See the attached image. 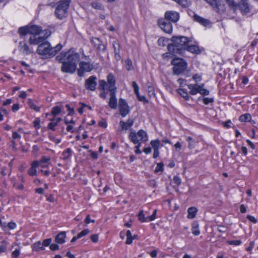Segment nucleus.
Here are the masks:
<instances>
[{"label": "nucleus", "mask_w": 258, "mask_h": 258, "mask_svg": "<svg viewBox=\"0 0 258 258\" xmlns=\"http://www.w3.org/2000/svg\"><path fill=\"white\" fill-rule=\"evenodd\" d=\"M79 58L78 53L70 49L66 52H61L56 56V59L62 63L61 70L63 72L74 73L76 70Z\"/></svg>", "instance_id": "1"}, {"label": "nucleus", "mask_w": 258, "mask_h": 258, "mask_svg": "<svg viewBox=\"0 0 258 258\" xmlns=\"http://www.w3.org/2000/svg\"><path fill=\"white\" fill-rule=\"evenodd\" d=\"M62 48V45L58 44L55 47H51L50 43L46 41L40 44L37 48V52L38 54L45 56L46 58L54 56Z\"/></svg>", "instance_id": "2"}, {"label": "nucleus", "mask_w": 258, "mask_h": 258, "mask_svg": "<svg viewBox=\"0 0 258 258\" xmlns=\"http://www.w3.org/2000/svg\"><path fill=\"white\" fill-rule=\"evenodd\" d=\"M115 80L113 75L109 74L107 76L108 90L110 92V99L108 105L112 109H116L117 100L116 97V87L115 86Z\"/></svg>", "instance_id": "3"}, {"label": "nucleus", "mask_w": 258, "mask_h": 258, "mask_svg": "<svg viewBox=\"0 0 258 258\" xmlns=\"http://www.w3.org/2000/svg\"><path fill=\"white\" fill-rule=\"evenodd\" d=\"M172 44L168 45V49L169 51L172 50L173 52L176 50L185 49L188 43L189 42L188 38L184 36L173 37L172 38Z\"/></svg>", "instance_id": "4"}, {"label": "nucleus", "mask_w": 258, "mask_h": 258, "mask_svg": "<svg viewBox=\"0 0 258 258\" xmlns=\"http://www.w3.org/2000/svg\"><path fill=\"white\" fill-rule=\"evenodd\" d=\"M71 2V0H61L58 3L55 11V15L58 19L62 20L67 17Z\"/></svg>", "instance_id": "5"}, {"label": "nucleus", "mask_w": 258, "mask_h": 258, "mask_svg": "<svg viewBox=\"0 0 258 258\" xmlns=\"http://www.w3.org/2000/svg\"><path fill=\"white\" fill-rule=\"evenodd\" d=\"M128 138L134 144L141 142H146L148 139L146 132L143 130H140L138 133L131 130L128 135Z\"/></svg>", "instance_id": "6"}, {"label": "nucleus", "mask_w": 258, "mask_h": 258, "mask_svg": "<svg viewBox=\"0 0 258 258\" xmlns=\"http://www.w3.org/2000/svg\"><path fill=\"white\" fill-rule=\"evenodd\" d=\"M171 64L174 66L173 72L175 75H179L186 69V62L181 58H175L171 61Z\"/></svg>", "instance_id": "7"}, {"label": "nucleus", "mask_w": 258, "mask_h": 258, "mask_svg": "<svg viewBox=\"0 0 258 258\" xmlns=\"http://www.w3.org/2000/svg\"><path fill=\"white\" fill-rule=\"evenodd\" d=\"M43 33H44V36L37 35L31 36L29 39L30 44L36 45L42 43L50 35L51 32L49 30H45Z\"/></svg>", "instance_id": "8"}, {"label": "nucleus", "mask_w": 258, "mask_h": 258, "mask_svg": "<svg viewBox=\"0 0 258 258\" xmlns=\"http://www.w3.org/2000/svg\"><path fill=\"white\" fill-rule=\"evenodd\" d=\"M238 8L243 14H247L250 12L251 7L247 0H241L237 4Z\"/></svg>", "instance_id": "9"}, {"label": "nucleus", "mask_w": 258, "mask_h": 258, "mask_svg": "<svg viewBox=\"0 0 258 258\" xmlns=\"http://www.w3.org/2000/svg\"><path fill=\"white\" fill-rule=\"evenodd\" d=\"M79 67L80 68L78 69V74L80 77L83 76L85 72H90L93 69L92 65L89 62L85 61L81 62Z\"/></svg>", "instance_id": "10"}, {"label": "nucleus", "mask_w": 258, "mask_h": 258, "mask_svg": "<svg viewBox=\"0 0 258 258\" xmlns=\"http://www.w3.org/2000/svg\"><path fill=\"white\" fill-rule=\"evenodd\" d=\"M19 51L24 55H28L33 52V49L30 47L25 41H21L19 44Z\"/></svg>", "instance_id": "11"}, {"label": "nucleus", "mask_w": 258, "mask_h": 258, "mask_svg": "<svg viewBox=\"0 0 258 258\" xmlns=\"http://www.w3.org/2000/svg\"><path fill=\"white\" fill-rule=\"evenodd\" d=\"M119 102L120 114L122 117H125L130 112L128 106L123 99L120 98Z\"/></svg>", "instance_id": "12"}, {"label": "nucleus", "mask_w": 258, "mask_h": 258, "mask_svg": "<svg viewBox=\"0 0 258 258\" xmlns=\"http://www.w3.org/2000/svg\"><path fill=\"white\" fill-rule=\"evenodd\" d=\"M96 80V77L93 76L86 79L85 84L86 88L90 91H94L97 85Z\"/></svg>", "instance_id": "13"}, {"label": "nucleus", "mask_w": 258, "mask_h": 258, "mask_svg": "<svg viewBox=\"0 0 258 258\" xmlns=\"http://www.w3.org/2000/svg\"><path fill=\"white\" fill-rule=\"evenodd\" d=\"M165 17L167 20L176 22L179 19V14L177 12L169 11L165 13Z\"/></svg>", "instance_id": "14"}, {"label": "nucleus", "mask_w": 258, "mask_h": 258, "mask_svg": "<svg viewBox=\"0 0 258 258\" xmlns=\"http://www.w3.org/2000/svg\"><path fill=\"white\" fill-rule=\"evenodd\" d=\"M134 122V120L131 118H129L126 122L122 120L120 121L119 124L121 128L118 129V132L121 133L123 130H128L133 125Z\"/></svg>", "instance_id": "15"}, {"label": "nucleus", "mask_w": 258, "mask_h": 258, "mask_svg": "<svg viewBox=\"0 0 258 258\" xmlns=\"http://www.w3.org/2000/svg\"><path fill=\"white\" fill-rule=\"evenodd\" d=\"M159 26L165 32L170 33L172 31V26L169 22L161 21L159 22Z\"/></svg>", "instance_id": "16"}, {"label": "nucleus", "mask_w": 258, "mask_h": 258, "mask_svg": "<svg viewBox=\"0 0 258 258\" xmlns=\"http://www.w3.org/2000/svg\"><path fill=\"white\" fill-rule=\"evenodd\" d=\"M92 42L94 46L100 51H104L105 50V45L103 44L99 38L96 37L92 38Z\"/></svg>", "instance_id": "17"}, {"label": "nucleus", "mask_w": 258, "mask_h": 258, "mask_svg": "<svg viewBox=\"0 0 258 258\" xmlns=\"http://www.w3.org/2000/svg\"><path fill=\"white\" fill-rule=\"evenodd\" d=\"M194 19L195 21H197L205 27H207L211 24L209 20L201 17L197 14L194 15Z\"/></svg>", "instance_id": "18"}, {"label": "nucleus", "mask_w": 258, "mask_h": 258, "mask_svg": "<svg viewBox=\"0 0 258 258\" xmlns=\"http://www.w3.org/2000/svg\"><path fill=\"white\" fill-rule=\"evenodd\" d=\"M39 165V162L38 161H33L31 164V167L29 169L28 173L30 176H35L37 175V168Z\"/></svg>", "instance_id": "19"}, {"label": "nucleus", "mask_w": 258, "mask_h": 258, "mask_svg": "<svg viewBox=\"0 0 258 258\" xmlns=\"http://www.w3.org/2000/svg\"><path fill=\"white\" fill-rule=\"evenodd\" d=\"M17 225L15 222H10L9 223L4 222L2 225V229L4 231H7L9 230H13L16 228Z\"/></svg>", "instance_id": "20"}, {"label": "nucleus", "mask_w": 258, "mask_h": 258, "mask_svg": "<svg viewBox=\"0 0 258 258\" xmlns=\"http://www.w3.org/2000/svg\"><path fill=\"white\" fill-rule=\"evenodd\" d=\"M99 85L100 88L104 90L103 92L100 93V96L103 99H105L106 98V92L105 91V89L106 87L108 88L107 83L104 80H100Z\"/></svg>", "instance_id": "21"}, {"label": "nucleus", "mask_w": 258, "mask_h": 258, "mask_svg": "<svg viewBox=\"0 0 258 258\" xmlns=\"http://www.w3.org/2000/svg\"><path fill=\"white\" fill-rule=\"evenodd\" d=\"M66 237V233L64 231L59 232L55 237V240L56 242L62 244L65 242V238Z\"/></svg>", "instance_id": "22"}, {"label": "nucleus", "mask_w": 258, "mask_h": 258, "mask_svg": "<svg viewBox=\"0 0 258 258\" xmlns=\"http://www.w3.org/2000/svg\"><path fill=\"white\" fill-rule=\"evenodd\" d=\"M29 34L33 35H37L40 33L41 29V27L36 25L29 26Z\"/></svg>", "instance_id": "23"}, {"label": "nucleus", "mask_w": 258, "mask_h": 258, "mask_svg": "<svg viewBox=\"0 0 258 258\" xmlns=\"http://www.w3.org/2000/svg\"><path fill=\"white\" fill-rule=\"evenodd\" d=\"M50 160V157L47 156H43L41 158L40 161H38L39 162V166H40L42 168L47 167L48 165L49 164Z\"/></svg>", "instance_id": "24"}, {"label": "nucleus", "mask_w": 258, "mask_h": 258, "mask_svg": "<svg viewBox=\"0 0 258 258\" xmlns=\"http://www.w3.org/2000/svg\"><path fill=\"white\" fill-rule=\"evenodd\" d=\"M188 88L190 89L189 93L191 95H196L199 93L200 85L197 84H189L187 85Z\"/></svg>", "instance_id": "25"}, {"label": "nucleus", "mask_w": 258, "mask_h": 258, "mask_svg": "<svg viewBox=\"0 0 258 258\" xmlns=\"http://www.w3.org/2000/svg\"><path fill=\"white\" fill-rule=\"evenodd\" d=\"M186 50L192 53H199L200 52V49L198 46L196 45H187L185 47Z\"/></svg>", "instance_id": "26"}, {"label": "nucleus", "mask_w": 258, "mask_h": 258, "mask_svg": "<svg viewBox=\"0 0 258 258\" xmlns=\"http://www.w3.org/2000/svg\"><path fill=\"white\" fill-rule=\"evenodd\" d=\"M72 155V151L70 148L67 149L65 151H64L62 154L61 158L64 160H66L69 159Z\"/></svg>", "instance_id": "27"}, {"label": "nucleus", "mask_w": 258, "mask_h": 258, "mask_svg": "<svg viewBox=\"0 0 258 258\" xmlns=\"http://www.w3.org/2000/svg\"><path fill=\"white\" fill-rule=\"evenodd\" d=\"M197 211H198V210L195 207L189 208L187 210V212H188L187 218L188 219H192V218H195Z\"/></svg>", "instance_id": "28"}, {"label": "nucleus", "mask_w": 258, "mask_h": 258, "mask_svg": "<svg viewBox=\"0 0 258 258\" xmlns=\"http://www.w3.org/2000/svg\"><path fill=\"white\" fill-rule=\"evenodd\" d=\"M32 249L33 251H40V250H43L44 247L41 242L39 241L34 243L32 245Z\"/></svg>", "instance_id": "29"}, {"label": "nucleus", "mask_w": 258, "mask_h": 258, "mask_svg": "<svg viewBox=\"0 0 258 258\" xmlns=\"http://www.w3.org/2000/svg\"><path fill=\"white\" fill-rule=\"evenodd\" d=\"M208 4H209L213 8H216L219 9L220 6V0H205Z\"/></svg>", "instance_id": "30"}, {"label": "nucleus", "mask_w": 258, "mask_h": 258, "mask_svg": "<svg viewBox=\"0 0 258 258\" xmlns=\"http://www.w3.org/2000/svg\"><path fill=\"white\" fill-rule=\"evenodd\" d=\"M19 33L22 36L29 34V26L20 27L18 30Z\"/></svg>", "instance_id": "31"}, {"label": "nucleus", "mask_w": 258, "mask_h": 258, "mask_svg": "<svg viewBox=\"0 0 258 258\" xmlns=\"http://www.w3.org/2000/svg\"><path fill=\"white\" fill-rule=\"evenodd\" d=\"M251 116L250 114L246 113L240 116L239 120L241 122H246L249 121L251 120Z\"/></svg>", "instance_id": "32"}, {"label": "nucleus", "mask_w": 258, "mask_h": 258, "mask_svg": "<svg viewBox=\"0 0 258 258\" xmlns=\"http://www.w3.org/2000/svg\"><path fill=\"white\" fill-rule=\"evenodd\" d=\"M139 220L142 222H149V219L147 218V216L145 217V214L143 210L141 211L138 214Z\"/></svg>", "instance_id": "33"}, {"label": "nucleus", "mask_w": 258, "mask_h": 258, "mask_svg": "<svg viewBox=\"0 0 258 258\" xmlns=\"http://www.w3.org/2000/svg\"><path fill=\"white\" fill-rule=\"evenodd\" d=\"M28 104L31 109L37 112L40 111V107L37 106L31 99L28 100Z\"/></svg>", "instance_id": "34"}, {"label": "nucleus", "mask_w": 258, "mask_h": 258, "mask_svg": "<svg viewBox=\"0 0 258 258\" xmlns=\"http://www.w3.org/2000/svg\"><path fill=\"white\" fill-rule=\"evenodd\" d=\"M61 111V109L60 107L56 106L53 107L51 109V114L54 116H56L58 115Z\"/></svg>", "instance_id": "35"}, {"label": "nucleus", "mask_w": 258, "mask_h": 258, "mask_svg": "<svg viewBox=\"0 0 258 258\" xmlns=\"http://www.w3.org/2000/svg\"><path fill=\"white\" fill-rule=\"evenodd\" d=\"M177 3L183 7H188L190 4V1L188 0H178Z\"/></svg>", "instance_id": "36"}, {"label": "nucleus", "mask_w": 258, "mask_h": 258, "mask_svg": "<svg viewBox=\"0 0 258 258\" xmlns=\"http://www.w3.org/2000/svg\"><path fill=\"white\" fill-rule=\"evenodd\" d=\"M192 233L196 236L200 234V231L199 229V225L198 224H194L192 225Z\"/></svg>", "instance_id": "37"}, {"label": "nucleus", "mask_w": 258, "mask_h": 258, "mask_svg": "<svg viewBox=\"0 0 258 258\" xmlns=\"http://www.w3.org/2000/svg\"><path fill=\"white\" fill-rule=\"evenodd\" d=\"M125 68L127 71H131L134 69L132 61L130 59H127L125 61Z\"/></svg>", "instance_id": "38"}, {"label": "nucleus", "mask_w": 258, "mask_h": 258, "mask_svg": "<svg viewBox=\"0 0 258 258\" xmlns=\"http://www.w3.org/2000/svg\"><path fill=\"white\" fill-rule=\"evenodd\" d=\"M154 150H159L160 146V141L158 140L151 141L150 143Z\"/></svg>", "instance_id": "39"}, {"label": "nucleus", "mask_w": 258, "mask_h": 258, "mask_svg": "<svg viewBox=\"0 0 258 258\" xmlns=\"http://www.w3.org/2000/svg\"><path fill=\"white\" fill-rule=\"evenodd\" d=\"M204 86V85L203 84L200 85L199 93L203 95H208L209 93V91L208 90L203 88Z\"/></svg>", "instance_id": "40"}, {"label": "nucleus", "mask_w": 258, "mask_h": 258, "mask_svg": "<svg viewBox=\"0 0 258 258\" xmlns=\"http://www.w3.org/2000/svg\"><path fill=\"white\" fill-rule=\"evenodd\" d=\"M227 4L229 7L232 9H237V4L234 1V0H225Z\"/></svg>", "instance_id": "41"}, {"label": "nucleus", "mask_w": 258, "mask_h": 258, "mask_svg": "<svg viewBox=\"0 0 258 258\" xmlns=\"http://www.w3.org/2000/svg\"><path fill=\"white\" fill-rule=\"evenodd\" d=\"M178 92L179 94L184 98H185L186 100H188L189 96L188 95L187 93L184 90L182 89H179L178 90Z\"/></svg>", "instance_id": "42"}, {"label": "nucleus", "mask_w": 258, "mask_h": 258, "mask_svg": "<svg viewBox=\"0 0 258 258\" xmlns=\"http://www.w3.org/2000/svg\"><path fill=\"white\" fill-rule=\"evenodd\" d=\"M91 5L93 8L96 10H102L103 9L102 5L96 2L91 3Z\"/></svg>", "instance_id": "43"}, {"label": "nucleus", "mask_w": 258, "mask_h": 258, "mask_svg": "<svg viewBox=\"0 0 258 258\" xmlns=\"http://www.w3.org/2000/svg\"><path fill=\"white\" fill-rule=\"evenodd\" d=\"M90 231L88 229L83 230L82 231L77 234V237L81 238V237L85 236L89 233Z\"/></svg>", "instance_id": "44"}, {"label": "nucleus", "mask_w": 258, "mask_h": 258, "mask_svg": "<svg viewBox=\"0 0 258 258\" xmlns=\"http://www.w3.org/2000/svg\"><path fill=\"white\" fill-rule=\"evenodd\" d=\"M113 47L114 49V53H117L120 52V45L114 41L113 43Z\"/></svg>", "instance_id": "45"}, {"label": "nucleus", "mask_w": 258, "mask_h": 258, "mask_svg": "<svg viewBox=\"0 0 258 258\" xmlns=\"http://www.w3.org/2000/svg\"><path fill=\"white\" fill-rule=\"evenodd\" d=\"M58 123L56 121L50 122L48 124V128L52 131H55V126H57Z\"/></svg>", "instance_id": "46"}, {"label": "nucleus", "mask_w": 258, "mask_h": 258, "mask_svg": "<svg viewBox=\"0 0 258 258\" xmlns=\"http://www.w3.org/2000/svg\"><path fill=\"white\" fill-rule=\"evenodd\" d=\"M187 141L189 142L188 148L190 149L194 148L195 145V142L192 140V139L191 137H188L187 138Z\"/></svg>", "instance_id": "47"}, {"label": "nucleus", "mask_w": 258, "mask_h": 258, "mask_svg": "<svg viewBox=\"0 0 258 258\" xmlns=\"http://www.w3.org/2000/svg\"><path fill=\"white\" fill-rule=\"evenodd\" d=\"M34 126L37 129L40 128V119L39 118H36L33 121Z\"/></svg>", "instance_id": "48"}, {"label": "nucleus", "mask_w": 258, "mask_h": 258, "mask_svg": "<svg viewBox=\"0 0 258 258\" xmlns=\"http://www.w3.org/2000/svg\"><path fill=\"white\" fill-rule=\"evenodd\" d=\"M132 86L134 88V92H135L136 95H138V93L139 92V86H138V84H137V83L135 81L133 82Z\"/></svg>", "instance_id": "49"}, {"label": "nucleus", "mask_w": 258, "mask_h": 258, "mask_svg": "<svg viewBox=\"0 0 258 258\" xmlns=\"http://www.w3.org/2000/svg\"><path fill=\"white\" fill-rule=\"evenodd\" d=\"M163 169V164L162 163H159L157 164V166L155 169V172H158L159 171H162Z\"/></svg>", "instance_id": "50"}, {"label": "nucleus", "mask_w": 258, "mask_h": 258, "mask_svg": "<svg viewBox=\"0 0 258 258\" xmlns=\"http://www.w3.org/2000/svg\"><path fill=\"white\" fill-rule=\"evenodd\" d=\"M7 249V244L6 242L5 241L2 242L1 244L0 245V252H4Z\"/></svg>", "instance_id": "51"}, {"label": "nucleus", "mask_w": 258, "mask_h": 258, "mask_svg": "<svg viewBox=\"0 0 258 258\" xmlns=\"http://www.w3.org/2000/svg\"><path fill=\"white\" fill-rule=\"evenodd\" d=\"M227 243L229 245H239L241 244V241L239 240H229L227 241Z\"/></svg>", "instance_id": "52"}, {"label": "nucleus", "mask_w": 258, "mask_h": 258, "mask_svg": "<svg viewBox=\"0 0 258 258\" xmlns=\"http://www.w3.org/2000/svg\"><path fill=\"white\" fill-rule=\"evenodd\" d=\"M173 181L177 185H179L181 182V179L179 178L178 176H174Z\"/></svg>", "instance_id": "53"}, {"label": "nucleus", "mask_w": 258, "mask_h": 258, "mask_svg": "<svg viewBox=\"0 0 258 258\" xmlns=\"http://www.w3.org/2000/svg\"><path fill=\"white\" fill-rule=\"evenodd\" d=\"M52 241V239L51 238H48V239H45L43 241V242H42V245L43 246H47L48 245L50 246V244H51V242Z\"/></svg>", "instance_id": "54"}, {"label": "nucleus", "mask_w": 258, "mask_h": 258, "mask_svg": "<svg viewBox=\"0 0 258 258\" xmlns=\"http://www.w3.org/2000/svg\"><path fill=\"white\" fill-rule=\"evenodd\" d=\"M156 213H157V210H154L153 213L152 214V215H151L150 216H147V218L149 219V222L152 221L155 219L156 216Z\"/></svg>", "instance_id": "55"}, {"label": "nucleus", "mask_w": 258, "mask_h": 258, "mask_svg": "<svg viewBox=\"0 0 258 258\" xmlns=\"http://www.w3.org/2000/svg\"><path fill=\"white\" fill-rule=\"evenodd\" d=\"M166 43V40L163 38H160L158 40V43L159 45L164 46L165 45Z\"/></svg>", "instance_id": "56"}, {"label": "nucleus", "mask_w": 258, "mask_h": 258, "mask_svg": "<svg viewBox=\"0 0 258 258\" xmlns=\"http://www.w3.org/2000/svg\"><path fill=\"white\" fill-rule=\"evenodd\" d=\"M139 101H142L145 103H147L148 101L146 99V97L144 96H140L139 94V92L138 93V95H136Z\"/></svg>", "instance_id": "57"}, {"label": "nucleus", "mask_w": 258, "mask_h": 258, "mask_svg": "<svg viewBox=\"0 0 258 258\" xmlns=\"http://www.w3.org/2000/svg\"><path fill=\"white\" fill-rule=\"evenodd\" d=\"M90 239L93 242H97L98 240V235L97 234H93L90 236Z\"/></svg>", "instance_id": "58"}, {"label": "nucleus", "mask_w": 258, "mask_h": 258, "mask_svg": "<svg viewBox=\"0 0 258 258\" xmlns=\"http://www.w3.org/2000/svg\"><path fill=\"white\" fill-rule=\"evenodd\" d=\"M203 102L205 104H208L209 103H212L214 101L213 98H204L203 99Z\"/></svg>", "instance_id": "59"}, {"label": "nucleus", "mask_w": 258, "mask_h": 258, "mask_svg": "<svg viewBox=\"0 0 258 258\" xmlns=\"http://www.w3.org/2000/svg\"><path fill=\"white\" fill-rule=\"evenodd\" d=\"M20 253V250L16 249L12 252V256L14 258H17L19 256Z\"/></svg>", "instance_id": "60"}, {"label": "nucleus", "mask_w": 258, "mask_h": 258, "mask_svg": "<svg viewBox=\"0 0 258 258\" xmlns=\"http://www.w3.org/2000/svg\"><path fill=\"white\" fill-rule=\"evenodd\" d=\"M218 230L220 232H225L227 230V227L223 225H219Z\"/></svg>", "instance_id": "61"}, {"label": "nucleus", "mask_w": 258, "mask_h": 258, "mask_svg": "<svg viewBox=\"0 0 258 258\" xmlns=\"http://www.w3.org/2000/svg\"><path fill=\"white\" fill-rule=\"evenodd\" d=\"M85 223L87 224H89L90 223H94L95 220H91L90 218V216L88 215L85 219L84 221Z\"/></svg>", "instance_id": "62"}, {"label": "nucleus", "mask_w": 258, "mask_h": 258, "mask_svg": "<svg viewBox=\"0 0 258 258\" xmlns=\"http://www.w3.org/2000/svg\"><path fill=\"white\" fill-rule=\"evenodd\" d=\"M59 246L56 244H51L49 246V248L52 250H56L59 249Z\"/></svg>", "instance_id": "63"}, {"label": "nucleus", "mask_w": 258, "mask_h": 258, "mask_svg": "<svg viewBox=\"0 0 258 258\" xmlns=\"http://www.w3.org/2000/svg\"><path fill=\"white\" fill-rule=\"evenodd\" d=\"M246 218L248 220H249L250 221L252 222L253 223H256L257 222L256 219L252 216L247 215Z\"/></svg>", "instance_id": "64"}]
</instances>
